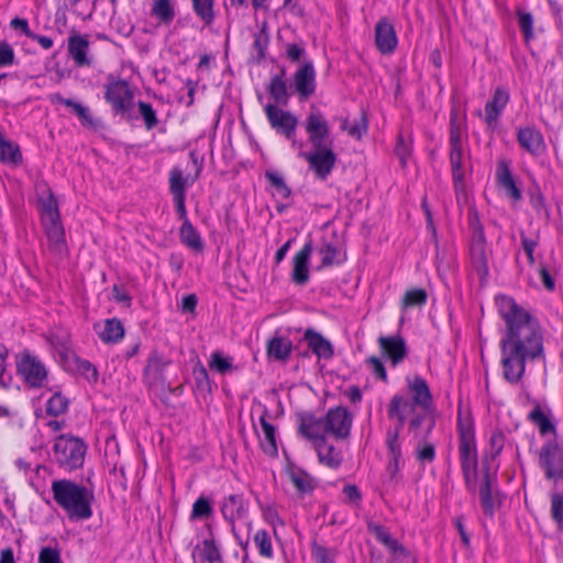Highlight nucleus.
<instances>
[{
  "label": "nucleus",
  "instance_id": "nucleus-1",
  "mask_svg": "<svg viewBox=\"0 0 563 563\" xmlns=\"http://www.w3.org/2000/svg\"><path fill=\"white\" fill-rule=\"evenodd\" d=\"M496 305L506 324L500 340L503 376L509 384H518L527 362L544 357L542 331L537 319L514 298L499 295Z\"/></svg>",
  "mask_w": 563,
  "mask_h": 563
},
{
  "label": "nucleus",
  "instance_id": "nucleus-2",
  "mask_svg": "<svg viewBox=\"0 0 563 563\" xmlns=\"http://www.w3.org/2000/svg\"><path fill=\"white\" fill-rule=\"evenodd\" d=\"M305 129L312 151L301 153L300 156L307 161L309 168L317 178L325 180L338 161V156L333 151L329 122L323 113L312 106L305 120Z\"/></svg>",
  "mask_w": 563,
  "mask_h": 563
},
{
  "label": "nucleus",
  "instance_id": "nucleus-3",
  "mask_svg": "<svg viewBox=\"0 0 563 563\" xmlns=\"http://www.w3.org/2000/svg\"><path fill=\"white\" fill-rule=\"evenodd\" d=\"M53 499L70 520H88L92 517L95 493L92 488L71 479H55L51 486Z\"/></svg>",
  "mask_w": 563,
  "mask_h": 563
},
{
  "label": "nucleus",
  "instance_id": "nucleus-4",
  "mask_svg": "<svg viewBox=\"0 0 563 563\" xmlns=\"http://www.w3.org/2000/svg\"><path fill=\"white\" fill-rule=\"evenodd\" d=\"M459 451L466 488L471 493L476 490L477 451L473 427L459 419Z\"/></svg>",
  "mask_w": 563,
  "mask_h": 563
},
{
  "label": "nucleus",
  "instance_id": "nucleus-5",
  "mask_svg": "<svg viewBox=\"0 0 563 563\" xmlns=\"http://www.w3.org/2000/svg\"><path fill=\"white\" fill-rule=\"evenodd\" d=\"M467 220L468 229L471 231L470 255L472 265L477 272L479 279L484 280L488 276L487 242L484 233V227L475 207H471L468 209Z\"/></svg>",
  "mask_w": 563,
  "mask_h": 563
},
{
  "label": "nucleus",
  "instance_id": "nucleus-6",
  "mask_svg": "<svg viewBox=\"0 0 563 563\" xmlns=\"http://www.w3.org/2000/svg\"><path fill=\"white\" fill-rule=\"evenodd\" d=\"M87 444L82 439L71 434H60L55 439L53 454L56 464L71 472L84 465Z\"/></svg>",
  "mask_w": 563,
  "mask_h": 563
},
{
  "label": "nucleus",
  "instance_id": "nucleus-7",
  "mask_svg": "<svg viewBox=\"0 0 563 563\" xmlns=\"http://www.w3.org/2000/svg\"><path fill=\"white\" fill-rule=\"evenodd\" d=\"M104 100L110 104L112 113L128 122L137 120L134 112V91L124 79L112 80L104 86Z\"/></svg>",
  "mask_w": 563,
  "mask_h": 563
},
{
  "label": "nucleus",
  "instance_id": "nucleus-8",
  "mask_svg": "<svg viewBox=\"0 0 563 563\" xmlns=\"http://www.w3.org/2000/svg\"><path fill=\"white\" fill-rule=\"evenodd\" d=\"M42 222L49 242V250L58 255L64 254L66 252L65 232L57 202L53 197L44 203Z\"/></svg>",
  "mask_w": 563,
  "mask_h": 563
},
{
  "label": "nucleus",
  "instance_id": "nucleus-9",
  "mask_svg": "<svg viewBox=\"0 0 563 563\" xmlns=\"http://www.w3.org/2000/svg\"><path fill=\"white\" fill-rule=\"evenodd\" d=\"M409 410L410 412L415 413V407L410 402L408 398H405L401 395H395L390 399L388 404V417L390 419H395L397 421V424L395 429H388L386 433V444L389 452H393L396 456L399 455V434L401 429L404 428L405 421H406V415L405 411Z\"/></svg>",
  "mask_w": 563,
  "mask_h": 563
},
{
  "label": "nucleus",
  "instance_id": "nucleus-10",
  "mask_svg": "<svg viewBox=\"0 0 563 563\" xmlns=\"http://www.w3.org/2000/svg\"><path fill=\"white\" fill-rule=\"evenodd\" d=\"M539 463L547 479L563 481V445L556 440H549L542 445Z\"/></svg>",
  "mask_w": 563,
  "mask_h": 563
},
{
  "label": "nucleus",
  "instance_id": "nucleus-11",
  "mask_svg": "<svg viewBox=\"0 0 563 563\" xmlns=\"http://www.w3.org/2000/svg\"><path fill=\"white\" fill-rule=\"evenodd\" d=\"M16 372L24 383L32 388L42 387L47 378V369L44 363L27 351L20 354L16 361Z\"/></svg>",
  "mask_w": 563,
  "mask_h": 563
},
{
  "label": "nucleus",
  "instance_id": "nucleus-12",
  "mask_svg": "<svg viewBox=\"0 0 563 563\" xmlns=\"http://www.w3.org/2000/svg\"><path fill=\"white\" fill-rule=\"evenodd\" d=\"M450 163L452 167V178L455 188L462 186L464 175L462 172V130L461 125L456 121V114L451 113L450 119Z\"/></svg>",
  "mask_w": 563,
  "mask_h": 563
},
{
  "label": "nucleus",
  "instance_id": "nucleus-13",
  "mask_svg": "<svg viewBox=\"0 0 563 563\" xmlns=\"http://www.w3.org/2000/svg\"><path fill=\"white\" fill-rule=\"evenodd\" d=\"M325 433L336 440H345L350 437L353 423L352 413L342 406L330 408L324 416Z\"/></svg>",
  "mask_w": 563,
  "mask_h": 563
},
{
  "label": "nucleus",
  "instance_id": "nucleus-14",
  "mask_svg": "<svg viewBox=\"0 0 563 563\" xmlns=\"http://www.w3.org/2000/svg\"><path fill=\"white\" fill-rule=\"evenodd\" d=\"M265 114L271 126L287 140L294 141L298 126V119L289 111L278 108L277 104L268 103L265 107Z\"/></svg>",
  "mask_w": 563,
  "mask_h": 563
},
{
  "label": "nucleus",
  "instance_id": "nucleus-15",
  "mask_svg": "<svg viewBox=\"0 0 563 563\" xmlns=\"http://www.w3.org/2000/svg\"><path fill=\"white\" fill-rule=\"evenodd\" d=\"M316 70L311 60L305 62L294 74V90L299 99L308 100L316 92Z\"/></svg>",
  "mask_w": 563,
  "mask_h": 563
},
{
  "label": "nucleus",
  "instance_id": "nucleus-16",
  "mask_svg": "<svg viewBox=\"0 0 563 563\" xmlns=\"http://www.w3.org/2000/svg\"><path fill=\"white\" fill-rule=\"evenodd\" d=\"M298 422V432L305 439L316 444L321 439H325L324 417L319 418L310 411H301L296 415Z\"/></svg>",
  "mask_w": 563,
  "mask_h": 563
},
{
  "label": "nucleus",
  "instance_id": "nucleus-17",
  "mask_svg": "<svg viewBox=\"0 0 563 563\" xmlns=\"http://www.w3.org/2000/svg\"><path fill=\"white\" fill-rule=\"evenodd\" d=\"M170 364L172 361L169 358L164 357L157 351H153L150 354L147 363L143 369V377L145 383L150 387H164L165 385L169 387V384L166 383L164 371Z\"/></svg>",
  "mask_w": 563,
  "mask_h": 563
},
{
  "label": "nucleus",
  "instance_id": "nucleus-18",
  "mask_svg": "<svg viewBox=\"0 0 563 563\" xmlns=\"http://www.w3.org/2000/svg\"><path fill=\"white\" fill-rule=\"evenodd\" d=\"M398 38L394 25L386 19H380L375 25V44L382 54H391L397 47Z\"/></svg>",
  "mask_w": 563,
  "mask_h": 563
},
{
  "label": "nucleus",
  "instance_id": "nucleus-19",
  "mask_svg": "<svg viewBox=\"0 0 563 563\" xmlns=\"http://www.w3.org/2000/svg\"><path fill=\"white\" fill-rule=\"evenodd\" d=\"M378 344L383 355L387 356L394 366L401 363L408 354L407 345L402 336H379Z\"/></svg>",
  "mask_w": 563,
  "mask_h": 563
},
{
  "label": "nucleus",
  "instance_id": "nucleus-20",
  "mask_svg": "<svg viewBox=\"0 0 563 563\" xmlns=\"http://www.w3.org/2000/svg\"><path fill=\"white\" fill-rule=\"evenodd\" d=\"M519 145L533 156L541 155L545 150L543 135L532 126L519 128L517 131Z\"/></svg>",
  "mask_w": 563,
  "mask_h": 563
},
{
  "label": "nucleus",
  "instance_id": "nucleus-21",
  "mask_svg": "<svg viewBox=\"0 0 563 563\" xmlns=\"http://www.w3.org/2000/svg\"><path fill=\"white\" fill-rule=\"evenodd\" d=\"M407 385L412 395L410 402L413 407H421L424 411H429L432 407V394L427 380L421 376H415L407 378Z\"/></svg>",
  "mask_w": 563,
  "mask_h": 563
},
{
  "label": "nucleus",
  "instance_id": "nucleus-22",
  "mask_svg": "<svg viewBox=\"0 0 563 563\" xmlns=\"http://www.w3.org/2000/svg\"><path fill=\"white\" fill-rule=\"evenodd\" d=\"M312 252L311 242L306 243L292 258L291 280L296 285H306L309 280V258Z\"/></svg>",
  "mask_w": 563,
  "mask_h": 563
},
{
  "label": "nucleus",
  "instance_id": "nucleus-23",
  "mask_svg": "<svg viewBox=\"0 0 563 563\" xmlns=\"http://www.w3.org/2000/svg\"><path fill=\"white\" fill-rule=\"evenodd\" d=\"M89 40L87 35L74 33L68 37L67 52L69 57L79 67L90 66L91 59L88 57Z\"/></svg>",
  "mask_w": 563,
  "mask_h": 563
},
{
  "label": "nucleus",
  "instance_id": "nucleus-24",
  "mask_svg": "<svg viewBox=\"0 0 563 563\" xmlns=\"http://www.w3.org/2000/svg\"><path fill=\"white\" fill-rule=\"evenodd\" d=\"M509 92L504 87H497L492 100L485 106V121L488 125L496 123L509 102Z\"/></svg>",
  "mask_w": 563,
  "mask_h": 563
},
{
  "label": "nucleus",
  "instance_id": "nucleus-25",
  "mask_svg": "<svg viewBox=\"0 0 563 563\" xmlns=\"http://www.w3.org/2000/svg\"><path fill=\"white\" fill-rule=\"evenodd\" d=\"M303 339L312 353L319 358L329 360L333 356L334 351L331 342L313 329H307Z\"/></svg>",
  "mask_w": 563,
  "mask_h": 563
},
{
  "label": "nucleus",
  "instance_id": "nucleus-26",
  "mask_svg": "<svg viewBox=\"0 0 563 563\" xmlns=\"http://www.w3.org/2000/svg\"><path fill=\"white\" fill-rule=\"evenodd\" d=\"M497 183L503 188L506 195L515 202L522 199L521 190L517 187L508 164L501 161L497 168Z\"/></svg>",
  "mask_w": 563,
  "mask_h": 563
},
{
  "label": "nucleus",
  "instance_id": "nucleus-27",
  "mask_svg": "<svg viewBox=\"0 0 563 563\" xmlns=\"http://www.w3.org/2000/svg\"><path fill=\"white\" fill-rule=\"evenodd\" d=\"M314 448L318 453L319 462L332 470H336L340 467L343 461V456L340 450H338L334 445L328 443L327 438L321 439L320 442L314 444Z\"/></svg>",
  "mask_w": 563,
  "mask_h": 563
},
{
  "label": "nucleus",
  "instance_id": "nucleus-28",
  "mask_svg": "<svg viewBox=\"0 0 563 563\" xmlns=\"http://www.w3.org/2000/svg\"><path fill=\"white\" fill-rule=\"evenodd\" d=\"M151 15L158 25H170L176 16V0H153Z\"/></svg>",
  "mask_w": 563,
  "mask_h": 563
},
{
  "label": "nucleus",
  "instance_id": "nucleus-29",
  "mask_svg": "<svg viewBox=\"0 0 563 563\" xmlns=\"http://www.w3.org/2000/svg\"><path fill=\"white\" fill-rule=\"evenodd\" d=\"M221 512L225 520L233 523L236 519L243 518L246 512V505L242 495H230L224 499Z\"/></svg>",
  "mask_w": 563,
  "mask_h": 563
},
{
  "label": "nucleus",
  "instance_id": "nucleus-30",
  "mask_svg": "<svg viewBox=\"0 0 563 563\" xmlns=\"http://www.w3.org/2000/svg\"><path fill=\"white\" fill-rule=\"evenodd\" d=\"M266 350L269 358L285 362L290 356L292 343L288 338L276 335L268 340Z\"/></svg>",
  "mask_w": 563,
  "mask_h": 563
},
{
  "label": "nucleus",
  "instance_id": "nucleus-31",
  "mask_svg": "<svg viewBox=\"0 0 563 563\" xmlns=\"http://www.w3.org/2000/svg\"><path fill=\"white\" fill-rule=\"evenodd\" d=\"M285 77H286V68L283 67L278 74L274 75L271 78V81L267 86V91L271 95V97L277 103H282V104H286L289 99V93L287 90Z\"/></svg>",
  "mask_w": 563,
  "mask_h": 563
},
{
  "label": "nucleus",
  "instance_id": "nucleus-32",
  "mask_svg": "<svg viewBox=\"0 0 563 563\" xmlns=\"http://www.w3.org/2000/svg\"><path fill=\"white\" fill-rule=\"evenodd\" d=\"M179 239L184 245L196 253H201L205 249V244L200 234L189 220H186L181 224L179 230Z\"/></svg>",
  "mask_w": 563,
  "mask_h": 563
},
{
  "label": "nucleus",
  "instance_id": "nucleus-33",
  "mask_svg": "<svg viewBox=\"0 0 563 563\" xmlns=\"http://www.w3.org/2000/svg\"><path fill=\"white\" fill-rule=\"evenodd\" d=\"M376 539L383 543L389 552L396 558H406L410 555V552L400 544L396 539L391 537V534L380 526L374 528Z\"/></svg>",
  "mask_w": 563,
  "mask_h": 563
},
{
  "label": "nucleus",
  "instance_id": "nucleus-34",
  "mask_svg": "<svg viewBox=\"0 0 563 563\" xmlns=\"http://www.w3.org/2000/svg\"><path fill=\"white\" fill-rule=\"evenodd\" d=\"M0 162L10 165H20L22 163V153L16 143L7 140L0 131Z\"/></svg>",
  "mask_w": 563,
  "mask_h": 563
},
{
  "label": "nucleus",
  "instance_id": "nucleus-35",
  "mask_svg": "<svg viewBox=\"0 0 563 563\" xmlns=\"http://www.w3.org/2000/svg\"><path fill=\"white\" fill-rule=\"evenodd\" d=\"M492 478L489 474V466L486 465L484 470L483 481L479 486L481 506L485 515L492 517L494 515V503L492 496Z\"/></svg>",
  "mask_w": 563,
  "mask_h": 563
},
{
  "label": "nucleus",
  "instance_id": "nucleus-36",
  "mask_svg": "<svg viewBox=\"0 0 563 563\" xmlns=\"http://www.w3.org/2000/svg\"><path fill=\"white\" fill-rule=\"evenodd\" d=\"M124 335V328L122 322L117 319H107L102 331L99 332V338L104 343H117Z\"/></svg>",
  "mask_w": 563,
  "mask_h": 563
},
{
  "label": "nucleus",
  "instance_id": "nucleus-37",
  "mask_svg": "<svg viewBox=\"0 0 563 563\" xmlns=\"http://www.w3.org/2000/svg\"><path fill=\"white\" fill-rule=\"evenodd\" d=\"M191 2L195 14L205 25L212 24L216 18L214 0H191Z\"/></svg>",
  "mask_w": 563,
  "mask_h": 563
},
{
  "label": "nucleus",
  "instance_id": "nucleus-38",
  "mask_svg": "<svg viewBox=\"0 0 563 563\" xmlns=\"http://www.w3.org/2000/svg\"><path fill=\"white\" fill-rule=\"evenodd\" d=\"M260 424L266 440V443L262 444L263 451L271 456L277 455L278 449L275 437V427L267 421L265 416L260 418Z\"/></svg>",
  "mask_w": 563,
  "mask_h": 563
},
{
  "label": "nucleus",
  "instance_id": "nucleus-39",
  "mask_svg": "<svg viewBox=\"0 0 563 563\" xmlns=\"http://www.w3.org/2000/svg\"><path fill=\"white\" fill-rule=\"evenodd\" d=\"M528 419L539 428L541 434L555 433V426L550 421L539 405L529 413Z\"/></svg>",
  "mask_w": 563,
  "mask_h": 563
},
{
  "label": "nucleus",
  "instance_id": "nucleus-40",
  "mask_svg": "<svg viewBox=\"0 0 563 563\" xmlns=\"http://www.w3.org/2000/svg\"><path fill=\"white\" fill-rule=\"evenodd\" d=\"M69 400L62 393L56 391L46 404V413L51 417L64 415L68 409Z\"/></svg>",
  "mask_w": 563,
  "mask_h": 563
},
{
  "label": "nucleus",
  "instance_id": "nucleus-41",
  "mask_svg": "<svg viewBox=\"0 0 563 563\" xmlns=\"http://www.w3.org/2000/svg\"><path fill=\"white\" fill-rule=\"evenodd\" d=\"M428 299L427 291L422 288H412L405 292L401 299V308L408 309L412 307H421L426 305Z\"/></svg>",
  "mask_w": 563,
  "mask_h": 563
},
{
  "label": "nucleus",
  "instance_id": "nucleus-42",
  "mask_svg": "<svg viewBox=\"0 0 563 563\" xmlns=\"http://www.w3.org/2000/svg\"><path fill=\"white\" fill-rule=\"evenodd\" d=\"M71 364L74 366L73 369L82 375L89 383H96L98 380L97 368L89 361L74 356Z\"/></svg>",
  "mask_w": 563,
  "mask_h": 563
},
{
  "label": "nucleus",
  "instance_id": "nucleus-43",
  "mask_svg": "<svg viewBox=\"0 0 563 563\" xmlns=\"http://www.w3.org/2000/svg\"><path fill=\"white\" fill-rule=\"evenodd\" d=\"M136 106L139 108L137 118L141 117L143 119L146 130L151 131L154 128H156L158 124V119H157L156 111L154 110L152 104L148 102L139 100Z\"/></svg>",
  "mask_w": 563,
  "mask_h": 563
},
{
  "label": "nucleus",
  "instance_id": "nucleus-44",
  "mask_svg": "<svg viewBox=\"0 0 563 563\" xmlns=\"http://www.w3.org/2000/svg\"><path fill=\"white\" fill-rule=\"evenodd\" d=\"M265 178L269 181L271 186L275 189L276 194L287 199L291 195V189L287 186L282 175L274 170H266Z\"/></svg>",
  "mask_w": 563,
  "mask_h": 563
},
{
  "label": "nucleus",
  "instance_id": "nucleus-45",
  "mask_svg": "<svg viewBox=\"0 0 563 563\" xmlns=\"http://www.w3.org/2000/svg\"><path fill=\"white\" fill-rule=\"evenodd\" d=\"M209 367L221 375H224L235 368L232 364V357H224L219 351L211 354Z\"/></svg>",
  "mask_w": 563,
  "mask_h": 563
},
{
  "label": "nucleus",
  "instance_id": "nucleus-46",
  "mask_svg": "<svg viewBox=\"0 0 563 563\" xmlns=\"http://www.w3.org/2000/svg\"><path fill=\"white\" fill-rule=\"evenodd\" d=\"M311 556L316 563H335V551L319 544L316 540L311 542Z\"/></svg>",
  "mask_w": 563,
  "mask_h": 563
},
{
  "label": "nucleus",
  "instance_id": "nucleus-47",
  "mask_svg": "<svg viewBox=\"0 0 563 563\" xmlns=\"http://www.w3.org/2000/svg\"><path fill=\"white\" fill-rule=\"evenodd\" d=\"M288 476L292 485L302 494L311 493L313 486L311 484L309 475L301 471H289Z\"/></svg>",
  "mask_w": 563,
  "mask_h": 563
},
{
  "label": "nucleus",
  "instance_id": "nucleus-48",
  "mask_svg": "<svg viewBox=\"0 0 563 563\" xmlns=\"http://www.w3.org/2000/svg\"><path fill=\"white\" fill-rule=\"evenodd\" d=\"M416 457L421 463H431L435 457L434 445L426 440V438H417Z\"/></svg>",
  "mask_w": 563,
  "mask_h": 563
},
{
  "label": "nucleus",
  "instance_id": "nucleus-49",
  "mask_svg": "<svg viewBox=\"0 0 563 563\" xmlns=\"http://www.w3.org/2000/svg\"><path fill=\"white\" fill-rule=\"evenodd\" d=\"M212 512H213V509H212L210 500L205 496H200L194 503L192 510L190 514V519L197 520V519L209 518L212 515Z\"/></svg>",
  "mask_w": 563,
  "mask_h": 563
},
{
  "label": "nucleus",
  "instance_id": "nucleus-50",
  "mask_svg": "<svg viewBox=\"0 0 563 563\" xmlns=\"http://www.w3.org/2000/svg\"><path fill=\"white\" fill-rule=\"evenodd\" d=\"M169 190L173 197L186 196L185 179L179 168H173L170 170Z\"/></svg>",
  "mask_w": 563,
  "mask_h": 563
},
{
  "label": "nucleus",
  "instance_id": "nucleus-51",
  "mask_svg": "<svg viewBox=\"0 0 563 563\" xmlns=\"http://www.w3.org/2000/svg\"><path fill=\"white\" fill-rule=\"evenodd\" d=\"M254 542L262 556L267 559L273 556L272 541L266 530H258L254 536Z\"/></svg>",
  "mask_w": 563,
  "mask_h": 563
},
{
  "label": "nucleus",
  "instance_id": "nucleus-52",
  "mask_svg": "<svg viewBox=\"0 0 563 563\" xmlns=\"http://www.w3.org/2000/svg\"><path fill=\"white\" fill-rule=\"evenodd\" d=\"M202 556L208 563L222 561V554L216 544L214 539H205L202 542Z\"/></svg>",
  "mask_w": 563,
  "mask_h": 563
},
{
  "label": "nucleus",
  "instance_id": "nucleus-53",
  "mask_svg": "<svg viewBox=\"0 0 563 563\" xmlns=\"http://www.w3.org/2000/svg\"><path fill=\"white\" fill-rule=\"evenodd\" d=\"M505 444V437L500 431H495L492 433L489 439V448L485 453V460L488 459L494 460L497 455L500 454Z\"/></svg>",
  "mask_w": 563,
  "mask_h": 563
},
{
  "label": "nucleus",
  "instance_id": "nucleus-54",
  "mask_svg": "<svg viewBox=\"0 0 563 563\" xmlns=\"http://www.w3.org/2000/svg\"><path fill=\"white\" fill-rule=\"evenodd\" d=\"M551 517L558 527L563 528V495L554 493L551 495Z\"/></svg>",
  "mask_w": 563,
  "mask_h": 563
},
{
  "label": "nucleus",
  "instance_id": "nucleus-55",
  "mask_svg": "<svg viewBox=\"0 0 563 563\" xmlns=\"http://www.w3.org/2000/svg\"><path fill=\"white\" fill-rule=\"evenodd\" d=\"M196 388L200 391L211 393V384L207 369L200 365L194 368Z\"/></svg>",
  "mask_w": 563,
  "mask_h": 563
},
{
  "label": "nucleus",
  "instance_id": "nucleus-56",
  "mask_svg": "<svg viewBox=\"0 0 563 563\" xmlns=\"http://www.w3.org/2000/svg\"><path fill=\"white\" fill-rule=\"evenodd\" d=\"M518 21L520 30L527 41L533 37V18L531 13L519 10Z\"/></svg>",
  "mask_w": 563,
  "mask_h": 563
},
{
  "label": "nucleus",
  "instance_id": "nucleus-57",
  "mask_svg": "<svg viewBox=\"0 0 563 563\" xmlns=\"http://www.w3.org/2000/svg\"><path fill=\"white\" fill-rule=\"evenodd\" d=\"M342 129L347 131V134L355 139H361L363 134L367 131V119L363 113L361 115L360 121L355 122L351 126H347V122L344 121L342 124Z\"/></svg>",
  "mask_w": 563,
  "mask_h": 563
},
{
  "label": "nucleus",
  "instance_id": "nucleus-58",
  "mask_svg": "<svg viewBox=\"0 0 563 563\" xmlns=\"http://www.w3.org/2000/svg\"><path fill=\"white\" fill-rule=\"evenodd\" d=\"M269 42V35L265 27H263L260 32L254 34V43L253 46L258 53V60L265 57V51L267 48Z\"/></svg>",
  "mask_w": 563,
  "mask_h": 563
},
{
  "label": "nucleus",
  "instance_id": "nucleus-59",
  "mask_svg": "<svg viewBox=\"0 0 563 563\" xmlns=\"http://www.w3.org/2000/svg\"><path fill=\"white\" fill-rule=\"evenodd\" d=\"M410 151H411L410 143H407L402 133H399V135L397 137V143L395 146V154L399 158L402 166H406L407 158L410 155Z\"/></svg>",
  "mask_w": 563,
  "mask_h": 563
},
{
  "label": "nucleus",
  "instance_id": "nucleus-60",
  "mask_svg": "<svg viewBox=\"0 0 563 563\" xmlns=\"http://www.w3.org/2000/svg\"><path fill=\"white\" fill-rule=\"evenodd\" d=\"M15 55L12 46L5 41H0V67L13 65Z\"/></svg>",
  "mask_w": 563,
  "mask_h": 563
},
{
  "label": "nucleus",
  "instance_id": "nucleus-61",
  "mask_svg": "<svg viewBox=\"0 0 563 563\" xmlns=\"http://www.w3.org/2000/svg\"><path fill=\"white\" fill-rule=\"evenodd\" d=\"M366 364L372 368L373 374L376 376V378L387 382V372L383 364V362L377 356H369L366 360Z\"/></svg>",
  "mask_w": 563,
  "mask_h": 563
},
{
  "label": "nucleus",
  "instance_id": "nucleus-62",
  "mask_svg": "<svg viewBox=\"0 0 563 563\" xmlns=\"http://www.w3.org/2000/svg\"><path fill=\"white\" fill-rule=\"evenodd\" d=\"M38 563H62L59 551L51 547L43 548L38 555Z\"/></svg>",
  "mask_w": 563,
  "mask_h": 563
},
{
  "label": "nucleus",
  "instance_id": "nucleus-63",
  "mask_svg": "<svg viewBox=\"0 0 563 563\" xmlns=\"http://www.w3.org/2000/svg\"><path fill=\"white\" fill-rule=\"evenodd\" d=\"M320 253L322 255L321 265L331 266L334 263L335 256L338 255V249L333 244H325Z\"/></svg>",
  "mask_w": 563,
  "mask_h": 563
},
{
  "label": "nucleus",
  "instance_id": "nucleus-64",
  "mask_svg": "<svg viewBox=\"0 0 563 563\" xmlns=\"http://www.w3.org/2000/svg\"><path fill=\"white\" fill-rule=\"evenodd\" d=\"M306 51L305 48L296 43H289L286 45V57L291 63H298L301 57L305 55Z\"/></svg>",
  "mask_w": 563,
  "mask_h": 563
}]
</instances>
